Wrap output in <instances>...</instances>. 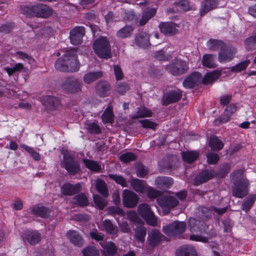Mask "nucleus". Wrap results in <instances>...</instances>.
<instances>
[{
  "label": "nucleus",
  "mask_w": 256,
  "mask_h": 256,
  "mask_svg": "<svg viewBox=\"0 0 256 256\" xmlns=\"http://www.w3.org/2000/svg\"><path fill=\"white\" fill-rule=\"evenodd\" d=\"M108 177L122 187L126 186V180L122 176L110 174H108Z\"/></svg>",
  "instance_id": "052dcab7"
},
{
  "label": "nucleus",
  "mask_w": 256,
  "mask_h": 256,
  "mask_svg": "<svg viewBox=\"0 0 256 256\" xmlns=\"http://www.w3.org/2000/svg\"><path fill=\"white\" fill-rule=\"evenodd\" d=\"M20 147L26 150L34 160H40V154L38 152L34 151L32 148L29 147L25 144H21Z\"/></svg>",
  "instance_id": "69168bd1"
},
{
  "label": "nucleus",
  "mask_w": 256,
  "mask_h": 256,
  "mask_svg": "<svg viewBox=\"0 0 256 256\" xmlns=\"http://www.w3.org/2000/svg\"><path fill=\"white\" fill-rule=\"evenodd\" d=\"M134 238L136 241L144 242L145 241V238L146 235V229L144 226V224H139L136 226L134 229Z\"/></svg>",
  "instance_id": "c9c22d12"
},
{
  "label": "nucleus",
  "mask_w": 256,
  "mask_h": 256,
  "mask_svg": "<svg viewBox=\"0 0 256 256\" xmlns=\"http://www.w3.org/2000/svg\"><path fill=\"white\" fill-rule=\"evenodd\" d=\"M66 236L68 239L73 244L79 247L83 246L84 244V239L78 232L74 230H70L67 232Z\"/></svg>",
  "instance_id": "cd10ccee"
},
{
  "label": "nucleus",
  "mask_w": 256,
  "mask_h": 256,
  "mask_svg": "<svg viewBox=\"0 0 256 256\" xmlns=\"http://www.w3.org/2000/svg\"><path fill=\"white\" fill-rule=\"evenodd\" d=\"M208 48L213 51L220 50H222L226 46L225 44L220 40L210 39L207 42Z\"/></svg>",
  "instance_id": "a19ab883"
},
{
  "label": "nucleus",
  "mask_w": 256,
  "mask_h": 256,
  "mask_svg": "<svg viewBox=\"0 0 256 256\" xmlns=\"http://www.w3.org/2000/svg\"><path fill=\"white\" fill-rule=\"evenodd\" d=\"M152 115L151 110L144 106H141L138 108L136 112V116L132 118H140L150 117Z\"/></svg>",
  "instance_id": "49530a36"
},
{
  "label": "nucleus",
  "mask_w": 256,
  "mask_h": 256,
  "mask_svg": "<svg viewBox=\"0 0 256 256\" xmlns=\"http://www.w3.org/2000/svg\"><path fill=\"white\" fill-rule=\"evenodd\" d=\"M135 44L139 47L146 48L150 45V35L146 32H139L136 36Z\"/></svg>",
  "instance_id": "5701e85b"
},
{
  "label": "nucleus",
  "mask_w": 256,
  "mask_h": 256,
  "mask_svg": "<svg viewBox=\"0 0 256 256\" xmlns=\"http://www.w3.org/2000/svg\"><path fill=\"white\" fill-rule=\"evenodd\" d=\"M134 190L137 192H143L145 190L144 181L139 179H132L130 182Z\"/></svg>",
  "instance_id": "a18cd8bd"
},
{
  "label": "nucleus",
  "mask_w": 256,
  "mask_h": 256,
  "mask_svg": "<svg viewBox=\"0 0 256 256\" xmlns=\"http://www.w3.org/2000/svg\"><path fill=\"white\" fill-rule=\"evenodd\" d=\"M73 202L80 206H85L88 204V202L87 197L84 193L75 196L72 198Z\"/></svg>",
  "instance_id": "37998d69"
},
{
  "label": "nucleus",
  "mask_w": 256,
  "mask_h": 256,
  "mask_svg": "<svg viewBox=\"0 0 256 256\" xmlns=\"http://www.w3.org/2000/svg\"><path fill=\"white\" fill-rule=\"evenodd\" d=\"M222 70H216L206 74L202 78V83L208 84L213 83L222 74Z\"/></svg>",
  "instance_id": "7c9ffc66"
},
{
  "label": "nucleus",
  "mask_w": 256,
  "mask_h": 256,
  "mask_svg": "<svg viewBox=\"0 0 256 256\" xmlns=\"http://www.w3.org/2000/svg\"><path fill=\"white\" fill-rule=\"evenodd\" d=\"M209 146L212 150L218 152L223 148L224 144L216 136H212L210 138Z\"/></svg>",
  "instance_id": "4c0bfd02"
},
{
  "label": "nucleus",
  "mask_w": 256,
  "mask_h": 256,
  "mask_svg": "<svg viewBox=\"0 0 256 256\" xmlns=\"http://www.w3.org/2000/svg\"><path fill=\"white\" fill-rule=\"evenodd\" d=\"M114 114L110 109H106L102 116V120L105 123H112L114 120Z\"/></svg>",
  "instance_id": "13d9d810"
},
{
  "label": "nucleus",
  "mask_w": 256,
  "mask_h": 256,
  "mask_svg": "<svg viewBox=\"0 0 256 256\" xmlns=\"http://www.w3.org/2000/svg\"><path fill=\"white\" fill-rule=\"evenodd\" d=\"M234 52L226 46L219 52L218 60L220 62H226L231 60L234 58Z\"/></svg>",
  "instance_id": "f704fd0d"
},
{
  "label": "nucleus",
  "mask_w": 256,
  "mask_h": 256,
  "mask_svg": "<svg viewBox=\"0 0 256 256\" xmlns=\"http://www.w3.org/2000/svg\"><path fill=\"white\" fill-rule=\"evenodd\" d=\"M85 34V28L84 26H76L70 32V40L74 45L82 44V38Z\"/></svg>",
  "instance_id": "4468645a"
},
{
  "label": "nucleus",
  "mask_w": 256,
  "mask_h": 256,
  "mask_svg": "<svg viewBox=\"0 0 256 256\" xmlns=\"http://www.w3.org/2000/svg\"><path fill=\"white\" fill-rule=\"evenodd\" d=\"M188 227L192 232H206V224L205 222L196 218H190L188 220Z\"/></svg>",
  "instance_id": "2eb2a0df"
},
{
  "label": "nucleus",
  "mask_w": 256,
  "mask_h": 256,
  "mask_svg": "<svg viewBox=\"0 0 256 256\" xmlns=\"http://www.w3.org/2000/svg\"><path fill=\"white\" fill-rule=\"evenodd\" d=\"M22 237L24 241H26L30 245L38 244L41 240V234L36 230H26Z\"/></svg>",
  "instance_id": "a211bd4d"
},
{
  "label": "nucleus",
  "mask_w": 256,
  "mask_h": 256,
  "mask_svg": "<svg viewBox=\"0 0 256 256\" xmlns=\"http://www.w3.org/2000/svg\"><path fill=\"white\" fill-rule=\"evenodd\" d=\"M134 28L130 25H126L119 30L116 34V36L120 38H126L130 36L134 30Z\"/></svg>",
  "instance_id": "79ce46f5"
},
{
  "label": "nucleus",
  "mask_w": 256,
  "mask_h": 256,
  "mask_svg": "<svg viewBox=\"0 0 256 256\" xmlns=\"http://www.w3.org/2000/svg\"><path fill=\"white\" fill-rule=\"evenodd\" d=\"M156 12V10L155 8H146L142 12V17L139 22V26H143L145 25L149 20L155 16Z\"/></svg>",
  "instance_id": "473e14b6"
},
{
  "label": "nucleus",
  "mask_w": 256,
  "mask_h": 256,
  "mask_svg": "<svg viewBox=\"0 0 256 256\" xmlns=\"http://www.w3.org/2000/svg\"><path fill=\"white\" fill-rule=\"evenodd\" d=\"M230 166L228 163H224L220 166L218 175L220 178H224L230 171Z\"/></svg>",
  "instance_id": "0e129e2a"
},
{
  "label": "nucleus",
  "mask_w": 256,
  "mask_h": 256,
  "mask_svg": "<svg viewBox=\"0 0 256 256\" xmlns=\"http://www.w3.org/2000/svg\"><path fill=\"white\" fill-rule=\"evenodd\" d=\"M14 27V24L12 22H8L0 26V32L2 34L10 33Z\"/></svg>",
  "instance_id": "4d7b16f0"
},
{
  "label": "nucleus",
  "mask_w": 256,
  "mask_h": 256,
  "mask_svg": "<svg viewBox=\"0 0 256 256\" xmlns=\"http://www.w3.org/2000/svg\"><path fill=\"white\" fill-rule=\"evenodd\" d=\"M95 90L96 94L98 96L104 97L108 96L110 90V85L107 81L100 80L95 84Z\"/></svg>",
  "instance_id": "b1692460"
},
{
  "label": "nucleus",
  "mask_w": 256,
  "mask_h": 256,
  "mask_svg": "<svg viewBox=\"0 0 256 256\" xmlns=\"http://www.w3.org/2000/svg\"><path fill=\"white\" fill-rule=\"evenodd\" d=\"M82 162L86 166L92 171L99 172L101 170V166L95 161L84 158Z\"/></svg>",
  "instance_id": "de8ad7c7"
},
{
  "label": "nucleus",
  "mask_w": 256,
  "mask_h": 256,
  "mask_svg": "<svg viewBox=\"0 0 256 256\" xmlns=\"http://www.w3.org/2000/svg\"><path fill=\"white\" fill-rule=\"evenodd\" d=\"M186 224L184 222L175 220L162 226V232L169 237L182 236L185 232Z\"/></svg>",
  "instance_id": "0eeeda50"
},
{
  "label": "nucleus",
  "mask_w": 256,
  "mask_h": 256,
  "mask_svg": "<svg viewBox=\"0 0 256 256\" xmlns=\"http://www.w3.org/2000/svg\"><path fill=\"white\" fill-rule=\"evenodd\" d=\"M103 76V72L102 71L89 72L84 74V82L86 84H90Z\"/></svg>",
  "instance_id": "2f4dec72"
},
{
  "label": "nucleus",
  "mask_w": 256,
  "mask_h": 256,
  "mask_svg": "<svg viewBox=\"0 0 256 256\" xmlns=\"http://www.w3.org/2000/svg\"><path fill=\"white\" fill-rule=\"evenodd\" d=\"M108 214L112 216L118 215L121 216H124L125 215V212L124 210L118 206H110L107 208Z\"/></svg>",
  "instance_id": "6e6d98bb"
},
{
  "label": "nucleus",
  "mask_w": 256,
  "mask_h": 256,
  "mask_svg": "<svg viewBox=\"0 0 256 256\" xmlns=\"http://www.w3.org/2000/svg\"><path fill=\"white\" fill-rule=\"evenodd\" d=\"M182 91L179 90H171L166 92L162 96V104L166 106L178 102L182 97Z\"/></svg>",
  "instance_id": "ddd939ff"
},
{
  "label": "nucleus",
  "mask_w": 256,
  "mask_h": 256,
  "mask_svg": "<svg viewBox=\"0 0 256 256\" xmlns=\"http://www.w3.org/2000/svg\"><path fill=\"white\" fill-rule=\"evenodd\" d=\"M79 62L74 48L65 52L62 57L55 62V68L60 72H74L78 70Z\"/></svg>",
  "instance_id": "f257e3e1"
},
{
  "label": "nucleus",
  "mask_w": 256,
  "mask_h": 256,
  "mask_svg": "<svg viewBox=\"0 0 256 256\" xmlns=\"http://www.w3.org/2000/svg\"><path fill=\"white\" fill-rule=\"evenodd\" d=\"M199 152L197 151H186L182 152L183 160L187 163L194 162L198 157Z\"/></svg>",
  "instance_id": "ea45409f"
},
{
  "label": "nucleus",
  "mask_w": 256,
  "mask_h": 256,
  "mask_svg": "<svg viewBox=\"0 0 256 256\" xmlns=\"http://www.w3.org/2000/svg\"><path fill=\"white\" fill-rule=\"evenodd\" d=\"M86 125L88 132L90 134H97L102 132L101 128L96 122H90L88 123H86Z\"/></svg>",
  "instance_id": "09e8293b"
},
{
  "label": "nucleus",
  "mask_w": 256,
  "mask_h": 256,
  "mask_svg": "<svg viewBox=\"0 0 256 256\" xmlns=\"http://www.w3.org/2000/svg\"><path fill=\"white\" fill-rule=\"evenodd\" d=\"M202 78L198 72H193L188 75L183 82V86L186 88H192L198 85Z\"/></svg>",
  "instance_id": "dca6fc26"
},
{
  "label": "nucleus",
  "mask_w": 256,
  "mask_h": 256,
  "mask_svg": "<svg viewBox=\"0 0 256 256\" xmlns=\"http://www.w3.org/2000/svg\"><path fill=\"white\" fill-rule=\"evenodd\" d=\"M31 214L42 218H48L50 216V210L45 206H34L30 208Z\"/></svg>",
  "instance_id": "72a5a7b5"
},
{
  "label": "nucleus",
  "mask_w": 256,
  "mask_h": 256,
  "mask_svg": "<svg viewBox=\"0 0 256 256\" xmlns=\"http://www.w3.org/2000/svg\"><path fill=\"white\" fill-rule=\"evenodd\" d=\"M21 12L27 16L48 18L52 15V9L46 4H38L32 6H22Z\"/></svg>",
  "instance_id": "7ed1b4c3"
},
{
  "label": "nucleus",
  "mask_w": 256,
  "mask_h": 256,
  "mask_svg": "<svg viewBox=\"0 0 256 256\" xmlns=\"http://www.w3.org/2000/svg\"><path fill=\"white\" fill-rule=\"evenodd\" d=\"M201 234H206L207 236L205 237L200 235L192 234L190 236V240L197 242H207L209 238H212L216 235V230L213 228H210L208 226H206V232H202Z\"/></svg>",
  "instance_id": "4be33fe9"
},
{
  "label": "nucleus",
  "mask_w": 256,
  "mask_h": 256,
  "mask_svg": "<svg viewBox=\"0 0 256 256\" xmlns=\"http://www.w3.org/2000/svg\"><path fill=\"white\" fill-rule=\"evenodd\" d=\"M250 63V60L243 61L239 64H238L235 66L232 67L230 70L233 72H240L245 70Z\"/></svg>",
  "instance_id": "bf43d9fd"
},
{
  "label": "nucleus",
  "mask_w": 256,
  "mask_h": 256,
  "mask_svg": "<svg viewBox=\"0 0 256 256\" xmlns=\"http://www.w3.org/2000/svg\"><path fill=\"white\" fill-rule=\"evenodd\" d=\"M158 204L160 206L168 213L170 209L178 206L179 202L177 198L172 196H164L157 199Z\"/></svg>",
  "instance_id": "9b49d317"
},
{
  "label": "nucleus",
  "mask_w": 256,
  "mask_h": 256,
  "mask_svg": "<svg viewBox=\"0 0 256 256\" xmlns=\"http://www.w3.org/2000/svg\"><path fill=\"white\" fill-rule=\"evenodd\" d=\"M62 166L67 171L69 175L74 176L81 172L80 164L74 154L68 151L63 152Z\"/></svg>",
  "instance_id": "423d86ee"
},
{
  "label": "nucleus",
  "mask_w": 256,
  "mask_h": 256,
  "mask_svg": "<svg viewBox=\"0 0 256 256\" xmlns=\"http://www.w3.org/2000/svg\"><path fill=\"white\" fill-rule=\"evenodd\" d=\"M122 202L125 207L132 208L135 207L138 202V195L134 192L124 190L122 194Z\"/></svg>",
  "instance_id": "f8f14e48"
},
{
  "label": "nucleus",
  "mask_w": 256,
  "mask_h": 256,
  "mask_svg": "<svg viewBox=\"0 0 256 256\" xmlns=\"http://www.w3.org/2000/svg\"><path fill=\"white\" fill-rule=\"evenodd\" d=\"M256 199L255 196L248 197L242 204V210L248 212L253 205Z\"/></svg>",
  "instance_id": "e2e57ef3"
},
{
  "label": "nucleus",
  "mask_w": 256,
  "mask_h": 256,
  "mask_svg": "<svg viewBox=\"0 0 256 256\" xmlns=\"http://www.w3.org/2000/svg\"><path fill=\"white\" fill-rule=\"evenodd\" d=\"M93 198L95 204L100 210H103L104 208L108 204L106 200L103 198L98 194L94 195Z\"/></svg>",
  "instance_id": "5fc2aeb1"
},
{
  "label": "nucleus",
  "mask_w": 256,
  "mask_h": 256,
  "mask_svg": "<svg viewBox=\"0 0 256 256\" xmlns=\"http://www.w3.org/2000/svg\"><path fill=\"white\" fill-rule=\"evenodd\" d=\"M82 252L84 256H98V250L94 246H88L84 248Z\"/></svg>",
  "instance_id": "864d4df0"
},
{
  "label": "nucleus",
  "mask_w": 256,
  "mask_h": 256,
  "mask_svg": "<svg viewBox=\"0 0 256 256\" xmlns=\"http://www.w3.org/2000/svg\"><path fill=\"white\" fill-rule=\"evenodd\" d=\"M82 190V185L80 183L72 184L70 183L64 184L61 188V194L64 196H72L80 192Z\"/></svg>",
  "instance_id": "412c9836"
},
{
  "label": "nucleus",
  "mask_w": 256,
  "mask_h": 256,
  "mask_svg": "<svg viewBox=\"0 0 256 256\" xmlns=\"http://www.w3.org/2000/svg\"><path fill=\"white\" fill-rule=\"evenodd\" d=\"M136 156L131 152H126L120 156V160L124 163L129 162L136 159Z\"/></svg>",
  "instance_id": "603ef678"
},
{
  "label": "nucleus",
  "mask_w": 256,
  "mask_h": 256,
  "mask_svg": "<svg viewBox=\"0 0 256 256\" xmlns=\"http://www.w3.org/2000/svg\"><path fill=\"white\" fill-rule=\"evenodd\" d=\"M148 168L142 164L137 165L136 172L139 177L144 178L148 174Z\"/></svg>",
  "instance_id": "774afa93"
},
{
  "label": "nucleus",
  "mask_w": 256,
  "mask_h": 256,
  "mask_svg": "<svg viewBox=\"0 0 256 256\" xmlns=\"http://www.w3.org/2000/svg\"><path fill=\"white\" fill-rule=\"evenodd\" d=\"M155 184L157 188L162 190L170 188L174 184V180L170 177L158 176L156 180Z\"/></svg>",
  "instance_id": "bb28decb"
},
{
  "label": "nucleus",
  "mask_w": 256,
  "mask_h": 256,
  "mask_svg": "<svg viewBox=\"0 0 256 256\" xmlns=\"http://www.w3.org/2000/svg\"><path fill=\"white\" fill-rule=\"evenodd\" d=\"M207 162L210 164H216L220 160L219 156L215 153L210 152L206 154Z\"/></svg>",
  "instance_id": "338daca9"
},
{
  "label": "nucleus",
  "mask_w": 256,
  "mask_h": 256,
  "mask_svg": "<svg viewBox=\"0 0 256 256\" xmlns=\"http://www.w3.org/2000/svg\"><path fill=\"white\" fill-rule=\"evenodd\" d=\"M158 27L160 32L166 36H170L176 34L178 30V24L172 22H161Z\"/></svg>",
  "instance_id": "6ab92c4d"
},
{
  "label": "nucleus",
  "mask_w": 256,
  "mask_h": 256,
  "mask_svg": "<svg viewBox=\"0 0 256 256\" xmlns=\"http://www.w3.org/2000/svg\"><path fill=\"white\" fill-rule=\"evenodd\" d=\"M246 48L248 50H252L254 48L255 44H256V36H252L244 41Z\"/></svg>",
  "instance_id": "680f3d73"
},
{
  "label": "nucleus",
  "mask_w": 256,
  "mask_h": 256,
  "mask_svg": "<svg viewBox=\"0 0 256 256\" xmlns=\"http://www.w3.org/2000/svg\"><path fill=\"white\" fill-rule=\"evenodd\" d=\"M216 174L214 170H204L202 171L194 178V184L198 186L215 177Z\"/></svg>",
  "instance_id": "f3484780"
},
{
  "label": "nucleus",
  "mask_w": 256,
  "mask_h": 256,
  "mask_svg": "<svg viewBox=\"0 0 256 256\" xmlns=\"http://www.w3.org/2000/svg\"><path fill=\"white\" fill-rule=\"evenodd\" d=\"M237 106L235 104H232L227 106L223 114L221 116H220L216 120H214V124L215 125H218L222 123H225L230 120L231 116L236 112Z\"/></svg>",
  "instance_id": "aec40b11"
},
{
  "label": "nucleus",
  "mask_w": 256,
  "mask_h": 256,
  "mask_svg": "<svg viewBox=\"0 0 256 256\" xmlns=\"http://www.w3.org/2000/svg\"><path fill=\"white\" fill-rule=\"evenodd\" d=\"M138 212L148 224L152 226L156 225V218L148 204L146 203L140 204L138 206Z\"/></svg>",
  "instance_id": "1a4fd4ad"
},
{
  "label": "nucleus",
  "mask_w": 256,
  "mask_h": 256,
  "mask_svg": "<svg viewBox=\"0 0 256 256\" xmlns=\"http://www.w3.org/2000/svg\"><path fill=\"white\" fill-rule=\"evenodd\" d=\"M93 49L97 56L102 58L112 57L110 46L106 37L100 36L92 44Z\"/></svg>",
  "instance_id": "20e7f679"
},
{
  "label": "nucleus",
  "mask_w": 256,
  "mask_h": 256,
  "mask_svg": "<svg viewBox=\"0 0 256 256\" xmlns=\"http://www.w3.org/2000/svg\"><path fill=\"white\" fill-rule=\"evenodd\" d=\"M42 104L50 110H55L60 105V100L56 97L46 96L43 98Z\"/></svg>",
  "instance_id": "393cba45"
},
{
  "label": "nucleus",
  "mask_w": 256,
  "mask_h": 256,
  "mask_svg": "<svg viewBox=\"0 0 256 256\" xmlns=\"http://www.w3.org/2000/svg\"><path fill=\"white\" fill-rule=\"evenodd\" d=\"M189 62L180 58H176L166 66V70L173 76H178L186 74L189 70Z\"/></svg>",
  "instance_id": "39448f33"
},
{
  "label": "nucleus",
  "mask_w": 256,
  "mask_h": 256,
  "mask_svg": "<svg viewBox=\"0 0 256 256\" xmlns=\"http://www.w3.org/2000/svg\"><path fill=\"white\" fill-rule=\"evenodd\" d=\"M81 81L74 77L65 78L62 84V88L66 93L74 94L81 90Z\"/></svg>",
  "instance_id": "6e6552de"
},
{
  "label": "nucleus",
  "mask_w": 256,
  "mask_h": 256,
  "mask_svg": "<svg viewBox=\"0 0 256 256\" xmlns=\"http://www.w3.org/2000/svg\"><path fill=\"white\" fill-rule=\"evenodd\" d=\"M176 256H198L195 248L192 246L184 245L178 248L176 251Z\"/></svg>",
  "instance_id": "c85d7f7f"
},
{
  "label": "nucleus",
  "mask_w": 256,
  "mask_h": 256,
  "mask_svg": "<svg viewBox=\"0 0 256 256\" xmlns=\"http://www.w3.org/2000/svg\"><path fill=\"white\" fill-rule=\"evenodd\" d=\"M102 226L107 233L113 236H118V228L116 225L114 224L110 220H105L102 222Z\"/></svg>",
  "instance_id": "e433bc0d"
},
{
  "label": "nucleus",
  "mask_w": 256,
  "mask_h": 256,
  "mask_svg": "<svg viewBox=\"0 0 256 256\" xmlns=\"http://www.w3.org/2000/svg\"><path fill=\"white\" fill-rule=\"evenodd\" d=\"M195 212L196 218L204 222L212 218L211 211L205 206H200L198 207L196 209Z\"/></svg>",
  "instance_id": "c756f323"
},
{
  "label": "nucleus",
  "mask_w": 256,
  "mask_h": 256,
  "mask_svg": "<svg viewBox=\"0 0 256 256\" xmlns=\"http://www.w3.org/2000/svg\"><path fill=\"white\" fill-rule=\"evenodd\" d=\"M166 238L160 231L154 228L148 233L146 244L149 248H154L160 245Z\"/></svg>",
  "instance_id": "9d476101"
},
{
  "label": "nucleus",
  "mask_w": 256,
  "mask_h": 256,
  "mask_svg": "<svg viewBox=\"0 0 256 256\" xmlns=\"http://www.w3.org/2000/svg\"><path fill=\"white\" fill-rule=\"evenodd\" d=\"M96 188L97 190L104 196H108V190L106 182L102 180L98 179L96 181Z\"/></svg>",
  "instance_id": "8fccbe9b"
},
{
  "label": "nucleus",
  "mask_w": 256,
  "mask_h": 256,
  "mask_svg": "<svg viewBox=\"0 0 256 256\" xmlns=\"http://www.w3.org/2000/svg\"><path fill=\"white\" fill-rule=\"evenodd\" d=\"M216 55L212 54H206L202 56V65L208 68H214L216 66L215 62Z\"/></svg>",
  "instance_id": "58836bf2"
},
{
  "label": "nucleus",
  "mask_w": 256,
  "mask_h": 256,
  "mask_svg": "<svg viewBox=\"0 0 256 256\" xmlns=\"http://www.w3.org/2000/svg\"><path fill=\"white\" fill-rule=\"evenodd\" d=\"M243 172L238 170L231 174L232 179L234 180L232 187L233 196L240 198H243L248 194L249 185L247 179L242 177Z\"/></svg>",
  "instance_id": "f03ea898"
},
{
  "label": "nucleus",
  "mask_w": 256,
  "mask_h": 256,
  "mask_svg": "<svg viewBox=\"0 0 256 256\" xmlns=\"http://www.w3.org/2000/svg\"><path fill=\"white\" fill-rule=\"evenodd\" d=\"M104 248L105 256H114L117 252V248L112 242H107Z\"/></svg>",
  "instance_id": "c03bdc74"
},
{
  "label": "nucleus",
  "mask_w": 256,
  "mask_h": 256,
  "mask_svg": "<svg viewBox=\"0 0 256 256\" xmlns=\"http://www.w3.org/2000/svg\"><path fill=\"white\" fill-rule=\"evenodd\" d=\"M127 216L129 220L134 224H144V221L139 217L135 211L130 210L127 212Z\"/></svg>",
  "instance_id": "3c124183"
},
{
  "label": "nucleus",
  "mask_w": 256,
  "mask_h": 256,
  "mask_svg": "<svg viewBox=\"0 0 256 256\" xmlns=\"http://www.w3.org/2000/svg\"><path fill=\"white\" fill-rule=\"evenodd\" d=\"M218 2V0H204L201 4L200 14L201 16L205 15L208 12L215 9Z\"/></svg>",
  "instance_id": "a878e982"
}]
</instances>
